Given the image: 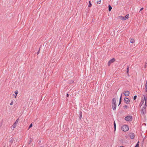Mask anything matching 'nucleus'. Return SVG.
Returning a JSON list of instances; mask_svg holds the SVG:
<instances>
[{
    "mask_svg": "<svg viewBox=\"0 0 147 147\" xmlns=\"http://www.w3.org/2000/svg\"><path fill=\"white\" fill-rule=\"evenodd\" d=\"M112 106L113 110H115L116 109V99L115 98H113L112 99Z\"/></svg>",
    "mask_w": 147,
    "mask_h": 147,
    "instance_id": "obj_1",
    "label": "nucleus"
},
{
    "mask_svg": "<svg viewBox=\"0 0 147 147\" xmlns=\"http://www.w3.org/2000/svg\"><path fill=\"white\" fill-rule=\"evenodd\" d=\"M121 130L124 131H126L129 130L128 126L125 125H123L121 127Z\"/></svg>",
    "mask_w": 147,
    "mask_h": 147,
    "instance_id": "obj_2",
    "label": "nucleus"
},
{
    "mask_svg": "<svg viewBox=\"0 0 147 147\" xmlns=\"http://www.w3.org/2000/svg\"><path fill=\"white\" fill-rule=\"evenodd\" d=\"M129 15L128 14L126 15L125 16H120L119 17V19L123 20H125L129 18Z\"/></svg>",
    "mask_w": 147,
    "mask_h": 147,
    "instance_id": "obj_3",
    "label": "nucleus"
},
{
    "mask_svg": "<svg viewBox=\"0 0 147 147\" xmlns=\"http://www.w3.org/2000/svg\"><path fill=\"white\" fill-rule=\"evenodd\" d=\"M125 120L128 121H131L132 120L133 118L131 116H127L125 118Z\"/></svg>",
    "mask_w": 147,
    "mask_h": 147,
    "instance_id": "obj_4",
    "label": "nucleus"
},
{
    "mask_svg": "<svg viewBox=\"0 0 147 147\" xmlns=\"http://www.w3.org/2000/svg\"><path fill=\"white\" fill-rule=\"evenodd\" d=\"M146 107L144 106L142 109L141 113L142 115H145L146 113Z\"/></svg>",
    "mask_w": 147,
    "mask_h": 147,
    "instance_id": "obj_5",
    "label": "nucleus"
},
{
    "mask_svg": "<svg viewBox=\"0 0 147 147\" xmlns=\"http://www.w3.org/2000/svg\"><path fill=\"white\" fill-rule=\"evenodd\" d=\"M124 102L126 104H129L130 102L129 100L127 97H125L124 99Z\"/></svg>",
    "mask_w": 147,
    "mask_h": 147,
    "instance_id": "obj_6",
    "label": "nucleus"
},
{
    "mask_svg": "<svg viewBox=\"0 0 147 147\" xmlns=\"http://www.w3.org/2000/svg\"><path fill=\"white\" fill-rule=\"evenodd\" d=\"M18 121L19 119H18L12 125V128H13V129L16 127L17 124L18 123Z\"/></svg>",
    "mask_w": 147,
    "mask_h": 147,
    "instance_id": "obj_7",
    "label": "nucleus"
},
{
    "mask_svg": "<svg viewBox=\"0 0 147 147\" xmlns=\"http://www.w3.org/2000/svg\"><path fill=\"white\" fill-rule=\"evenodd\" d=\"M115 58H113L110 60L108 62V65L109 66L112 63H113L115 61Z\"/></svg>",
    "mask_w": 147,
    "mask_h": 147,
    "instance_id": "obj_8",
    "label": "nucleus"
},
{
    "mask_svg": "<svg viewBox=\"0 0 147 147\" xmlns=\"http://www.w3.org/2000/svg\"><path fill=\"white\" fill-rule=\"evenodd\" d=\"M130 138L131 139H133L135 137V134L134 133H131L129 134Z\"/></svg>",
    "mask_w": 147,
    "mask_h": 147,
    "instance_id": "obj_9",
    "label": "nucleus"
},
{
    "mask_svg": "<svg viewBox=\"0 0 147 147\" xmlns=\"http://www.w3.org/2000/svg\"><path fill=\"white\" fill-rule=\"evenodd\" d=\"M123 94L124 95L126 96H128L129 94V92L128 91H125L124 93Z\"/></svg>",
    "mask_w": 147,
    "mask_h": 147,
    "instance_id": "obj_10",
    "label": "nucleus"
},
{
    "mask_svg": "<svg viewBox=\"0 0 147 147\" xmlns=\"http://www.w3.org/2000/svg\"><path fill=\"white\" fill-rule=\"evenodd\" d=\"M144 100H145V106L146 107V100H147V98H146L147 96H146V95H144Z\"/></svg>",
    "mask_w": 147,
    "mask_h": 147,
    "instance_id": "obj_11",
    "label": "nucleus"
},
{
    "mask_svg": "<svg viewBox=\"0 0 147 147\" xmlns=\"http://www.w3.org/2000/svg\"><path fill=\"white\" fill-rule=\"evenodd\" d=\"M79 120H80L82 117V112L81 111H80L79 112Z\"/></svg>",
    "mask_w": 147,
    "mask_h": 147,
    "instance_id": "obj_12",
    "label": "nucleus"
},
{
    "mask_svg": "<svg viewBox=\"0 0 147 147\" xmlns=\"http://www.w3.org/2000/svg\"><path fill=\"white\" fill-rule=\"evenodd\" d=\"M122 94H121V96L120 98L119 101V103L118 106H119L121 104V100H122Z\"/></svg>",
    "mask_w": 147,
    "mask_h": 147,
    "instance_id": "obj_13",
    "label": "nucleus"
},
{
    "mask_svg": "<svg viewBox=\"0 0 147 147\" xmlns=\"http://www.w3.org/2000/svg\"><path fill=\"white\" fill-rule=\"evenodd\" d=\"M122 94H121V96L120 98L119 101V103L118 106H119L121 104V100H122Z\"/></svg>",
    "mask_w": 147,
    "mask_h": 147,
    "instance_id": "obj_14",
    "label": "nucleus"
},
{
    "mask_svg": "<svg viewBox=\"0 0 147 147\" xmlns=\"http://www.w3.org/2000/svg\"><path fill=\"white\" fill-rule=\"evenodd\" d=\"M108 8H109V9H108L109 11H111V9H112V7L110 5H108Z\"/></svg>",
    "mask_w": 147,
    "mask_h": 147,
    "instance_id": "obj_15",
    "label": "nucleus"
},
{
    "mask_svg": "<svg viewBox=\"0 0 147 147\" xmlns=\"http://www.w3.org/2000/svg\"><path fill=\"white\" fill-rule=\"evenodd\" d=\"M14 140V139L13 138H11L10 140L9 141V142L11 143V144L13 142V141Z\"/></svg>",
    "mask_w": 147,
    "mask_h": 147,
    "instance_id": "obj_16",
    "label": "nucleus"
},
{
    "mask_svg": "<svg viewBox=\"0 0 147 147\" xmlns=\"http://www.w3.org/2000/svg\"><path fill=\"white\" fill-rule=\"evenodd\" d=\"M114 131H115L116 130V124L115 123V121L114 122Z\"/></svg>",
    "mask_w": 147,
    "mask_h": 147,
    "instance_id": "obj_17",
    "label": "nucleus"
},
{
    "mask_svg": "<svg viewBox=\"0 0 147 147\" xmlns=\"http://www.w3.org/2000/svg\"><path fill=\"white\" fill-rule=\"evenodd\" d=\"M130 42L131 43H133L134 42L135 40L133 39H131L130 40Z\"/></svg>",
    "mask_w": 147,
    "mask_h": 147,
    "instance_id": "obj_18",
    "label": "nucleus"
},
{
    "mask_svg": "<svg viewBox=\"0 0 147 147\" xmlns=\"http://www.w3.org/2000/svg\"><path fill=\"white\" fill-rule=\"evenodd\" d=\"M139 141H138V142L136 144L135 147H139Z\"/></svg>",
    "mask_w": 147,
    "mask_h": 147,
    "instance_id": "obj_19",
    "label": "nucleus"
},
{
    "mask_svg": "<svg viewBox=\"0 0 147 147\" xmlns=\"http://www.w3.org/2000/svg\"><path fill=\"white\" fill-rule=\"evenodd\" d=\"M15 93L16 94V95L15 96V98H16V96L17 94L18 93V91L17 90H16L15 91Z\"/></svg>",
    "mask_w": 147,
    "mask_h": 147,
    "instance_id": "obj_20",
    "label": "nucleus"
},
{
    "mask_svg": "<svg viewBox=\"0 0 147 147\" xmlns=\"http://www.w3.org/2000/svg\"><path fill=\"white\" fill-rule=\"evenodd\" d=\"M89 3L88 7H90L92 6V4L91 3L90 1H89Z\"/></svg>",
    "mask_w": 147,
    "mask_h": 147,
    "instance_id": "obj_21",
    "label": "nucleus"
},
{
    "mask_svg": "<svg viewBox=\"0 0 147 147\" xmlns=\"http://www.w3.org/2000/svg\"><path fill=\"white\" fill-rule=\"evenodd\" d=\"M145 89L146 92H147V84H146L145 85Z\"/></svg>",
    "mask_w": 147,
    "mask_h": 147,
    "instance_id": "obj_22",
    "label": "nucleus"
},
{
    "mask_svg": "<svg viewBox=\"0 0 147 147\" xmlns=\"http://www.w3.org/2000/svg\"><path fill=\"white\" fill-rule=\"evenodd\" d=\"M128 107V106L127 105H125L123 106V108L125 109H126Z\"/></svg>",
    "mask_w": 147,
    "mask_h": 147,
    "instance_id": "obj_23",
    "label": "nucleus"
},
{
    "mask_svg": "<svg viewBox=\"0 0 147 147\" xmlns=\"http://www.w3.org/2000/svg\"><path fill=\"white\" fill-rule=\"evenodd\" d=\"M129 67L128 66H127V71H126L127 73L128 74V72H129Z\"/></svg>",
    "mask_w": 147,
    "mask_h": 147,
    "instance_id": "obj_24",
    "label": "nucleus"
},
{
    "mask_svg": "<svg viewBox=\"0 0 147 147\" xmlns=\"http://www.w3.org/2000/svg\"><path fill=\"white\" fill-rule=\"evenodd\" d=\"M42 47V45H41L40 46V48H39V50H38V52H37V55H38V54H39V51H40V48L41 47Z\"/></svg>",
    "mask_w": 147,
    "mask_h": 147,
    "instance_id": "obj_25",
    "label": "nucleus"
},
{
    "mask_svg": "<svg viewBox=\"0 0 147 147\" xmlns=\"http://www.w3.org/2000/svg\"><path fill=\"white\" fill-rule=\"evenodd\" d=\"M74 81H73V80H71L69 82V84H72V83H74Z\"/></svg>",
    "mask_w": 147,
    "mask_h": 147,
    "instance_id": "obj_26",
    "label": "nucleus"
},
{
    "mask_svg": "<svg viewBox=\"0 0 147 147\" xmlns=\"http://www.w3.org/2000/svg\"><path fill=\"white\" fill-rule=\"evenodd\" d=\"M32 126V123H31L29 125V126L28 127V129H29Z\"/></svg>",
    "mask_w": 147,
    "mask_h": 147,
    "instance_id": "obj_27",
    "label": "nucleus"
},
{
    "mask_svg": "<svg viewBox=\"0 0 147 147\" xmlns=\"http://www.w3.org/2000/svg\"><path fill=\"white\" fill-rule=\"evenodd\" d=\"M101 2V0H99L98 1H97V3L98 4H100V3Z\"/></svg>",
    "mask_w": 147,
    "mask_h": 147,
    "instance_id": "obj_28",
    "label": "nucleus"
},
{
    "mask_svg": "<svg viewBox=\"0 0 147 147\" xmlns=\"http://www.w3.org/2000/svg\"><path fill=\"white\" fill-rule=\"evenodd\" d=\"M137 97V96L136 95H135L134 96V100H136V99Z\"/></svg>",
    "mask_w": 147,
    "mask_h": 147,
    "instance_id": "obj_29",
    "label": "nucleus"
},
{
    "mask_svg": "<svg viewBox=\"0 0 147 147\" xmlns=\"http://www.w3.org/2000/svg\"><path fill=\"white\" fill-rule=\"evenodd\" d=\"M13 101H12L11 102V103L10 104V105H13Z\"/></svg>",
    "mask_w": 147,
    "mask_h": 147,
    "instance_id": "obj_30",
    "label": "nucleus"
},
{
    "mask_svg": "<svg viewBox=\"0 0 147 147\" xmlns=\"http://www.w3.org/2000/svg\"><path fill=\"white\" fill-rule=\"evenodd\" d=\"M143 9V7H142L140 9V11H139V12H140V11H141Z\"/></svg>",
    "mask_w": 147,
    "mask_h": 147,
    "instance_id": "obj_31",
    "label": "nucleus"
},
{
    "mask_svg": "<svg viewBox=\"0 0 147 147\" xmlns=\"http://www.w3.org/2000/svg\"><path fill=\"white\" fill-rule=\"evenodd\" d=\"M66 96H67V97H68V96H69V94H68V93H67V94H66Z\"/></svg>",
    "mask_w": 147,
    "mask_h": 147,
    "instance_id": "obj_32",
    "label": "nucleus"
},
{
    "mask_svg": "<svg viewBox=\"0 0 147 147\" xmlns=\"http://www.w3.org/2000/svg\"><path fill=\"white\" fill-rule=\"evenodd\" d=\"M41 143V141H39V142H38V144H40Z\"/></svg>",
    "mask_w": 147,
    "mask_h": 147,
    "instance_id": "obj_33",
    "label": "nucleus"
},
{
    "mask_svg": "<svg viewBox=\"0 0 147 147\" xmlns=\"http://www.w3.org/2000/svg\"><path fill=\"white\" fill-rule=\"evenodd\" d=\"M120 147H124V146H121Z\"/></svg>",
    "mask_w": 147,
    "mask_h": 147,
    "instance_id": "obj_34",
    "label": "nucleus"
},
{
    "mask_svg": "<svg viewBox=\"0 0 147 147\" xmlns=\"http://www.w3.org/2000/svg\"><path fill=\"white\" fill-rule=\"evenodd\" d=\"M40 147H44V146H40Z\"/></svg>",
    "mask_w": 147,
    "mask_h": 147,
    "instance_id": "obj_35",
    "label": "nucleus"
},
{
    "mask_svg": "<svg viewBox=\"0 0 147 147\" xmlns=\"http://www.w3.org/2000/svg\"><path fill=\"white\" fill-rule=\"evenodd\" d=\"M144 100L143 101V102H142V104H143L144 103Z\"/></svg>",
    "mask_w": 147,
    "mask_h": 147,
    "instance_id": "obj_36",
    "label": "nucleus"
},
{
    "mask_svg": "<svg viewBox=\"0 0 147 147\" xmlns=\"http://www.w3.org/2000/svg\"><path fill=\"white\" fill-rule=\"evenodd\" d=\"M30 142H31V141H30V142H29V144H30Z\"/></svg>",
    "mask_w": 147,
    "mask_h": 147,
    "instance_id": "obj_37",
    "label": "nucleus"
},
{
    "mask_svg": "<svg viewBox=\"0 0 147 147\" xmlns=\"http://www.w3.org/2000/svg\"><path fill=\"white\" fill-rule=\"evenodd\" d=\"M142 101L141 102H140V103H142Z\"/></svg>",
    "mask_w": 147,
    "mask_h": 147,
    "instance_id": "obj_38",
    "label": "nucleus"
}]
</instances>
